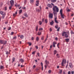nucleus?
<instances>
[{"label":"nucleus","instance_id":"c03bdc74","mask_svg":"<svg viewBox=\"0 0 74 74\" xmlns=\"http://www.w3.org/2000/svg\"><path fill=\"white\" fill-rule=\"evenodd\" d=\"M38 30V26H37L36 28V31H37Z\"/></svg>","mask_w":74,"mask_h":74},{"label":"nucleus","instance_id":"aec40b11","mask_svg":"<svg viewBox=\"0 0 74 74\" xmlns=\"http://www.w3.org/2000/svg\"><path fill=\"white\" fill-rule=\"evenodd\" d=\"M7 43V41H4V43H3V45H5Z\"/></svg>","mask_w":74,"mask_h":74},{"label":"nucleus","instance_id":"58836bf2","mask_svg":"<svg viewBox=\"0 0 74 74\" xmlns=\"http://www.w3.org/2000/svg\"><path fill=\"white\" fill-rule=\"evenodd\" d=\"M37 55L38 56L40 57V53H37Z\"/></svg>","mask_w":74,"mask_h":74},{"label":"nucleus","instance_id":"338daca9","mask_svg":"<svg viewBox=\"0 0 74 74\" xmlns=\"http://www.w3.org/2000/svg\"><path fill=\"white\" fill-rule=\"evenodd\" d=\"M55 39H56V41H57L58 40V38H55Z\"/></svg>","mask_w":74,"mask_h":74},{"label":"nucleus","instance_id":"37998d69","mask_svg":"<svg viewBox=\"0 0 74 74\" xmlns=\"http://www.w3.org/2000/svg\"><path fill=\"white\" fill-rule=\"evenodd\" d=\"M43 30V29L42 28H40V29H39V31H41V30Z\"/></svg>","mask_w":74,"mask_h":74},{"label":"nucleus","instance_id":"3c124183","mask_svg":"<svg viewBox=\"0 0 74 74\" xmlns=\"http://www.w3.org/2000/svg\"><path fill=\"white\" fill-rule=\"evenodd\" d=\"M47 40V38L45 40V41H44V42H43V43H44L45 42H46V40Z\"/></svg>","mask_w":74,"mask_h":74},{"label":"nucleus","instance_id":"9d476101","mask_svg":"<svg viewBox=\"0 0 74 74\" xmlns=\"http://www.w3.org/2000/svg\"><path fill=\"white\" fill-rule=\"evenodd\" d=\"M48 7H49L50 8H52V6L51 5V4H48L47 5Z\"/></svg>","mask_w":74,"mask_h":74},{"label":"nucleus","instance_id":"6e6d98bb","mask_svg":"<svg viewBox=\"0 0 74 74\" xmlns=\"http://www.w3.org/2000/svg\"><path fill=\"white\" fill-rule=\"evenodd\" d=\"M7 8L6 7H5V10H7Z\"/></svg>","mask_w":74,"mask_h":74},{"label":"nucleus","instance_id":"603ef678","mask_svg":"<svg viewBox=\"0 0 74 74\" xmlns=\"http://www.w3.org/2000/svg\"><path fill=\"white\" fill-rule=\"evenodd\" d=\"M39 5V3H36V6H38Z\"/></svg>","mask_w":74,"mask_h":74},{"label":"nucleus","instance_id":"0eeeda50","mask_svg":"<svg viewBox=\"0 0 74 74\" xmlns=\"http://www.w3.org/2000/svg\"><path fill=\"white\" fill-rule=\"evenodd\" d=\"M57 44V43L55 42H53V47L54 48H55L56 47L55 45Z\"/></svg>","mask_w":74,"mask_h":74},{"label":"nucleus","instance_id":"4468645a","mask_svg":"<svg viewBox=\"0 0 74 74\" xmlns=\"http://www.w3.org/2000/svg\"><path fill=\"white\" fill-rule=\"evenodd\" d=\"M69 38H67L65 39V41L66 42H69Z\"/></svg>","mask_w":74,"mask_h":74},{"label":"nucleus","instance_id":"20e7f679","mask_svg":"<svg viewBox=\"0 0 74 74\" xmlns=\"http://www.w3.org/2000/svg\"><path fill=\"white\" fill-rule=\"evenodd\" d=\"M66 63V60L65 59H64L63 60L62 62V66H64V63L65 64Z\"/></svg>","mask_w":74,"mask_h":74},{"label":"nucleus","instance_id":"4c0bfd02","mask_svg":"<svg viewBox=\"0 0 74 74\" xmlns=\"http://www.w3.org/2000/svg\"><path fill=\"white\" fill-rule=\"evenodd\" d=\"M10 52H8V51L6 52V54H7V55L8 54H10Z\"/></svg>","mask_w":74,"mask_h":74},{"label":"nucleus","instance_id":"052dcab7","mask_svg":"<svg viewBox=\"0 0 74 74\" xmlns=\"http://www.w3.org/2000/svg\"><path fill=\"white\" fill-rule=\"evenodd\" d=\"M45 22L46 23H47V19H45Z\"/></svg>","mask_w":74,"mask_h":74},{"label":"nucleus","instance_id":"ddd939ff","mask_svg":"<svg viewBox=\"0 0 74 74\" xmlns=\"http://www.w3.org/2000/svg\"><path fill=\"white\" fill-rule=\"evenodd\" d=\"M51 2L54 3L57 1V0H51Z\"/></svg>","mask_w":74,"mask_h":74},{"label":"nucleus","instance_id":"393cba45","mask_svg":"<svg viewBox=\"0 0 74 74\" xmlns=\"http://www.w3.org/2000/svg\"><path fill=\"white\" fill-rule=\"evenodd\" d=\"M24 38L23 35H22L20 36V38L21 39H23Z\"/></svg>","mask_w":74,"mask_h":74},{"label":"nucleus","instance_id":"f03ea898","mask_svg":"<svg viewBox=\"0 0 74 74\" xmlns=\"http://www.w3.org/2000/svg\"><path fill=\"white\" fill-rule=\"evenodd\" d=\"M69 32L67 33V32H63V33H62V36H65L66 38L69 37Z\"/></svg>","mask_w":74,"mask_h":74},{"label":"nucleus","instance_id":"ea45409f","mask_svg":"<svg viewBox=\"0 0 74 74\" xmlns=\"http://www.w3.org/2000/svg\"><path fill=\"white\" fill-rule=\"evenodd\" d=\"M60 44V43H58L57 45V46L58 48H59V45Z\"/></svg>","mask_w":74,"mask_h":74},{"label":"nucleus","instance_id":"6ab92c4d","mask_svg":"<svg viewBox=\"0 0 74 74\" xmlns=\"http://www.w3.org/2000/svg\"><path fill=\"white\" fill-rule=\"evenodd\" d=\"M22 10H20L19 11V14H20L21 13H22Z\"/></svg>","mask_w":74,"mask_h":74},{"label":"nucleus","instance_id":"dca6fc26","mask_svg":"<svg viewBox=\"0 0 74 74\" xmlns=\"http://www.w3.org/2000/svg\"><path fill=\"white\" fill-rule=\"evenodd\" d=\"M45 63L46 65H48L49 64V61H47V60H46Z\"/></svg>","mask_w":74,"mask_h":74},{"label":"nucleus","instance_id":"5fc2aeb1","mask_svg":"<svg viewBox=\"0 0 74 74\" xmlns=\"http://www.w3.org/2000/svg\"><path fill=\"white\" fill-rule=\"evenodd\" d=\"M11 29V27H9V28L8 29V30H10Z\"/></svg>","mask_w":74,"mask_h":74},{"label":"nucleus","instance_id":"a18cd8bd","mask_svg":"<svg viewBox=\"0 0 74 74\" xmlns=\"http://www.w3.org/2000/svg\"><path fill=\"white\" fill-rule=\"evenodd\" d=\"M17 38V37L16 36H14L13 38V39H16Z\"/></svg>","mask_w":74,"mask_h":74},{"label":"nucleus","instance_id":"49530a36","mask_svg":"<svg viewBox=\"0 0 74 74\" xmlns=\"http://www.w3.org/2000/svg\"><path fill=\"white\" fill-rule=\"evenodd\" d=\"M55 27L56 29H57L58 27V25H56L55 26Z\"/></svg>","mask_w":74,"mask_h":74},{"label":"nucleus","instance_id":"774afa93","mask_svg":"<svg viewBox=\"0 0 74 74\" xmlns=\"http://www.w3.org/2000/svg\"><path fill=\"white\" fill-rule=\"evenodd\" d=\"M50 31H52V29H51V28H50Z\"/></svg>","mask_w":74,"mask_h":74},{"label":"nucleus","instance_id":"680f3d73","mask_svg":"<svg viewBox=\"0 0 74 74\" xmlns=\"http://www.w3.org/2000/svg\"><path fill=\"white\" fill-rule=\"evenodd\" d=\"M36 11L37 12H39V9H38L36 10Z\"/></svg>","mask_w":74,"mask_h":74},{"label":"nucleus","instance_id":"2f4dec72","mask_svg":"<svg viewBox=\"0 0 74 74\" xmlns=\"http://www.w3.org/2000/svg\"><path fill=\"white\" fill-rule=\"evenodd\" d=\"M28 44H29V46H31V45H32V43H31V42H28Z\"/></svg>","mask_w":74,"mask_h":74},{"label":"nucleus","instance_id":"8fccbe9b","mask_svg":"<svg viewBox=\"0 0 74 74\" xmlns=\"http://www.w3.org/2000/svg\"><path fill=\"white\" fill-rule=\"evenodd\" d=\"M36 3H39V1H36Z\"/></svg>","mask_w":74,"mask_h":74},{"label":"nucleus","instance_id":"e2e57ef3","mask_svg":"<svg viewBox=\"0 0 74 74\" xmlns=\"http://www.w3.org/2000/svg\"><path fill=\"white\" fill-rule=\"evenodd\" d=\"M13 15L14 16H16V14H14Z\"/></svg>","mask_w":74,"mask_h":74},{"label":"nucleus","instance_id":"4d7b16f0","mask_svg":"<svg viewBox=\"0 0 74 74\" xmlns=\"http://www.w3.org/2000/svg\"><path fill=\"white\" fill-rule=\"evenodd\" d=\"M59 55V54H56V56H58V58H60V56H58Z\"/></svg>","mask_w":74,"mask_h":74},{"label":"nucleus","instance_id":"a211bd4d","mask_svg":"<svg viewBox=\"0 0 74 74\" xmlns=\"http://www.w3.org/2000/svg\"><path fill=\"white\" fill-rule=\"evenodd\" d=\"M54 23V21H52L50 23V24L51 25H53Z\"/></svg>","mask_w":74,"mask_h":74},{"label":"nucleus","instance_id":"7ed1b4c3","mask_svg":"<svg viewBox=\"0 0 74 74\" xmlns=\"http://www.w3.org/2000/svg\"><path fill=\"white\" fill-rule=\"evenodd\" d=\"M60 13L61 14V17L62 18H64V17H65V16L64 15V14H63L62 13V9H61L60 11Z\"/></svg>","mask_w":74,"mask_h":74},{"label":"nucleus","instance_id":"4be33fe9","mask_svg":"<svg viewBox=\"0 0 74 74\" xmlns=\"http://www.w3.org/2000/svg\"><path fill=\"white\" fill-rule=\"evenodd\" d=\"M57 53V51L56 50H55L54 51V55L56 54Z\"/></svg>","mask_w":74,"mask_h":74},{"label":"nucleus","instance_id":"f704fd0d","mask_svg":"<svg viewBox=\"0 0 74 74\" xmlns=\"http://www.w3.org/2000/svg\"><path fill=\"white\" fill-rule=\"evenodd\" d=\"M4 68V66H1L0 67V69H2Z\"/></svg>","mask_w":74,"mask_h":74},{"label":"nucleus","instance_id":"473e14b6","mask_svg":"<svg viewBox=\"0 0 74 74\" xmlns=\"http://www.w3.org/2000/svg\"><path fill=\"white\" fill-rule=\"evenodd\" d=\"M42 24V21H39V24H40V25H41Z\"/></svg>","mask_w":74,"mask_h":74},{"label":"nucleus","instance_id":"864d4df0","mask_svg":"<svg viewBox=\"0 0 74 74\" xmlns=\"http://www.w3.org/2000/svg\"><path fill=\"white\" fill-rule=\"evenodd\" d=\"M71 73L72 74H74V71H71Z\"/></svg>","mask_w":74,"mask_h":74},{"label":"nucleus","instance_id":"c9c22d12","mask_svg":"<svg viewBox=\"0 0 74 74\" xmlns=\"http://www.w3.org/2000/svg\"><path fill=\"white\" fill-rule=\"evenodd\" d=\"M12 8V5H11V6L9 7V10H11Z\"/></svg>","mask_w":74,"mask_h":74},{"label":"nucleus","instance_id":"412c9836","mask_svg":"<svg viewBox=\"0 0 74 74\" xmlns=\"http://www.w3.org/2000/svg\"><path fill=\"white\" fill-rule=\"evenodd\" d=\"M42 66V70H43V64H42V62H41L40 64Z\"/></svg>","mask_w":74,"mask_h":74},{"label":"nucleus","instance_id":"a878e982","mask_svg":"<svg viewBox=\"0 0 74 74\" xmlns=\"http://www.w3.org/2000/svg\"><path fill=\"white\" fill-rule=\"evenodd\" d=\"M31 4H32L34 2V0H31Z\"/></svg>","mask_w":74,"mask_h":74},{"label":"nucleus","instance_id":"bf43d9fd","mask_svg":"<svg viewBox=\"0 0 74 74\" xmlns=\"http://www.w3.org/2000/svg\"><path fill=\"white\" fill-rule=\"evenodd\" d=\"M71 34H72L73 33V32L72 31H71Z\"/></svg>","mask_w":74,"mask_h":74},{"label":"nucleus","instance_id":"f3484780","mask_svg":"<svg viewBox=\"0 0 74 74\" xmlns=\"http://www.w3.org/2000/svg\"><path fill=\"white\" fill-rule=\"evenodd\" d=\"M0 13L2 15H3V14H4V13H5V12H3L2 11H0Z\"/></svg>","mask_w":74,"mask_h":74},{"label":"nucleus","instance_id":"69168bd1","mask_svg":"<svg viewBox=\"0 0 74 74\" xmlns=\"http://www.w3.org/2000/svg\"><path fill=\"white\" fill-rule=\"evenodd\" d=\"M34 39V38L33 37H32V40H33Z\"/></svg>","mask_w":74,"mask_h":74},{"label":"nucleus","instance_id":"09e8293b","mask_svg":"<svg viewBox=\"0 0 74 74\" xmlns=\"http://www.w3.org/2000/svg\"><path fill=\"white\" fill-rule=\"evenodd\" d=\"M26 2H27V0H25V1H24V3L25 4H26Z\"/></svg>","mask_w":74,"mask_h":74},{"label":"nucleus","instance_id":"0e129e2a","mask_svg":"<svg viewBox=\"0 0 74 74\" xmlns=\"http://www.w3.org/2000/svg\"><path fill=\"white\" fill-rule=\"evenodd\" d=\"M68 74H71L70 71H69L68 72Z\"/></svg>","mask_w":74,"mask_h":74},{"label":"nucleus","instance_id":"c85d7f7f","mask_svg":"<svg viewBox=\"0 0 74 74\" xmlns=\"http://www.w3.org/2000/svg\"><path fill=\"white\" fill-rule=\"evenodd\" d=\"M15 60V58H13V59H12V62L13 63L14 62Z\"/></svg>","mask_w":74,"mask_h":74},{"label":"nucleus","instance_id":"13d9d810","mask_svg":"<svg viewBox=\"0 0 74 74\" xmlns=\"http://www.w3.org/2000/svg\"><path fill=\"white\" fill-rule=\"evenodd\" d=\"M67 11L70 12V10L69 9H68V10H67Z\"/></svg>","mask_w":74,"mask_h":74},{"label":"nucleus","instance_id":"e433bc0d","mask_svg":"<svg viewBox=\"0 0 74 74\" xmlns=\"http://www.w3.org/2000/svg\"><path fill=\"white\" fill-rule=\"evenodd\" d=\"M60 27H59L57 29V31L58 32H59L60 31Z\"/></svg>","mask_w":74,"mask_h":74},{"label":"nucleus","instance_id":"1a4fd4ad","mask_svg":"<svg viewBox=\"0 0 74 74\" xmlns=\"http://www.w3.org/2000/svg\"><path fill=\"white\" fill-rule=\"evenodd\" d=\"M69 66L71 68H72L73 67V64L72 63H71L69 64Z\"/></svg>","mask_w":74,"mask_h":74},{"label":"nucleus","instance_id":"72a5a7b5","mask_svg":"<svg viewBox=\"0 0 74 74\" xmlns=\"http://www.w3.org/2000/svg\"><path fill=\"white\" fill-rule=\"evenodd\" d=\"M14 34V33L13 32H11L10 35H13Z\"/></svg>","mask_w":74,"mask_h":74},{"label":"nucleus","instance_id":"b1692460","mask_svg":"<svg viewBox=\"0 0 74 74\" xmlns=\"http://www.w3.org/2000/svg\"><path fill=\"white\" fill-rule=\"evenodd\" d=\"M41 33L40 32H38V35L40 36L41 34Z\"/></svg>","mask_w":74,"mask_h":74},{"label":"nucleus","instance_id":"423d86ee","mask_svg":"<svg viewBox=\"0 0 74 74\" xmlns=\"http://www.w3.org/2000/svg\"><path fill=\"white\" fill-rule=\"evenodd\" d=\"M49 17L50 18H52L53 17V14L52 13H50L49 14Z\"/></svg>","mask_w":74,"mask_h":74},{"label":"nucleus","instance_id":"79ce46f5","mask_svg":"<svg viewBox=\"0 0 74 74\" xmlns=\"http://www.w3.org/2000/svg\"><path fill=\"white\" fill-rule=\"evenodd\" d=\"M35 48H36V49H38V47L37 46H35Z\"/></svg>","mask_w":74,"mask_h":74},{"label":"nucleus","instance_id":"5701e85b","mask_svg":"<svg viewBox=\"0 0 74 74\" xmlns=\"http://www.w3.org/2000/svg\"><path fill=\"white\" fill-rule=\"evenodd\" d=\"M39 40V38L38 37V36L36 38V40H37V41L38 42Z\"/></svg>","mask_w":74,"mask_h":74},{"label":"nucleus","instance_id":"f257e3e1","mask_svg":"<svg viewBox=\"0 0 74 74\" xmlns=\"http://www.w3.org/2000/svg\"><path fill=\"white\" fill-rule=\"evenodd\" d=\"M51 4H52V5L53 6V13L54 15H55V11H56V12H59V9L56 6H55L54 4L52 3H51Z\"/></svg>","mask_w":74,"mask_h":74},{"label":"nucleus","instance_id":"f8f14e48","mask_svg":"<svg viewBox=\"0 0 74 74\" xmlns=\"http://www.w3.org/2000/svg\"><path fill=\"white\" fill-rule=\"evenodd\" d=\"M6 14H5V13H4V14H3V15L2 16V18L3 19H4V18L5 17V15Z\"/></svg>","mask_w":74,"mask_h":74},{"label":"nucleus","instance_id":"39448f33","mask_svg":"<svg viewBox=\"0 0 74 74\" xmlns=\"http://www.w3.org/2000/svg\"><path fill=\"white\" fill-rule=\"evenodd\" d=\"M55 16V21L56 23H58L59 22H58V21L57 20V16H55V15H54Z\"/></svg>","mask_w":74,"mask_h":74},{"label":"nucleus","instance_id":"2eb2a0df","mask_svg":"<svg viewBox=\"0 0 74 74\" xmlns=\"http://www.w3.org/2000/svg\"><path fill=\"white\" fill-rule=\"evenodd\" d=\"M19 61L21 62V63H23L24 62V60H23V59H20L19 60Z\"/></svg>","mask_w":74,"mask_h":74},{"label":"nucleus","instance_id":"a19ab883","mask_svg":"<svg viewBox=\"0 0 74 74\" xmlns=\"http://www.w3.org/2000/svg\"><path fill=\"white\" fill-rule=\"evenodd\" d=\"M51 70L49 71H48L49 73H51Z\"/></svg>","mask_w":74,"mask_h":74},{"label":"nucleus","instance_id":"de8ad7c7","mask_svg":"<svg viewBox=\"0 0 74 74\" xmlns=\"http://www.w3.org/2000/svg\"><path fill=\"white\" fill-rule=\"evenodd\" d=\"M17 5H18V4H17V3H16L15 4V7H17Z\"/></svg>","mask_w":74,"mask_h":74},{"label":"nucleus","instance_id":"c756f323","mask_svg":"<svg viewBox=\"0 0 74 74\" xmlns=\"http://www.w3.org/2000/svg\"><path fill=\"white\" fill-rule=\"evenodd\" d=\"M36 52V51H33L32 52V55H34L35 54V53Z\"/></svg>","mask_w":74,"mask_h":74},{"label":"nucleus","instance_id":"6e6552de","mask_svg":"<svg viewBox=\"0 0 74 74\" xmlns=\"http://www.w3.org/2000/svg\"><path fill=\"white\" fill-rule=\"evenodd\" d=\"M14 3V1L13 0L10 1V4H11V6L13 5Z\"/></svg>","mask_w":74,"mask_h":74},{"label":"nucleus","instance_id":"7c9ffc66","mask_svg":"<svg viewBox=\"0 0 74 74\" xmlns=\"http://www.w3.org/2000/svg\"><path fill=\"white\" fill-rule=\"evenodd\" d=\"M44 36H42V38H41V40H44Z\"/></svg>","mask_w":74,"mask_h":74},{"label":"nucleus","instance_id":"bb28decb","mask_svg":"<svg viewBox=\"0 0 74 74\" xmlns=\"http://www.w3.org/2000/svg\"><path fill=\"white\" fill-rule=\"evenodd\" d=\"M24 16H25L26 17H28V16L27 15V13H25L24 14Z\"/></svg>","mask_w":74,"mask_h":74},{"label":"nucleus","instance_id":"cd10ccee","mask_svg":"<svg viewBox=\"0 0 74 74\" xmlns=\"http://www.w3.org/2000/svg\"><path fill=\"white\" fill-rule=\"evenodd\" d=\"M62 72V70H60V71L59 72V73L60 74H61Z\"/></svg>","mask_w":74,"mask_h":74},{"label":"nucleus","instance_id":"9b49d317","mask_svg":"<svg viewBox=\"0 0 74 74\" xmlns=\"http://www.w3.org/2000/svg\"><path fill=\"white\" fill-rule=\"evenodd\" d=\"M0 43H1V44H4V40H0Z\"/></svg>","mask_w":74,"mask_h":74}]
</instances>
